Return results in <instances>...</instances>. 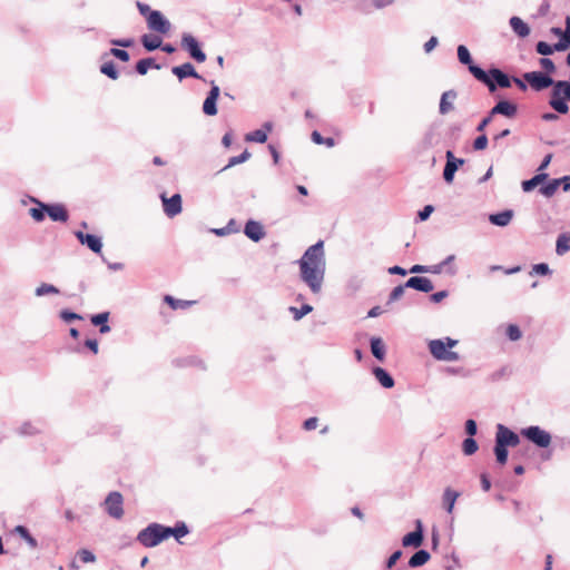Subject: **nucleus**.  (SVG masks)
I'll use <instances>...</instances> for the list:
<instances>
[{"label": "nucleus", "instance_id": "f257e3e1", "mask_svg": "<svg viewBox=\"0 0 570 570\" xmlns=\"http://www.w3.org/2000/svg\"><path fill=\"white\" fill-rule=\"evenodd\" d=\"M301 279L308 286L312 293L318 294L322 291L326 259L323 240L309 246L298 261Z\"/></svg>", "mask_w": 570, "mask_h": 570}, {"label": "nucleus", "instance_id": "f03ea898", "mask_svg": "<svg viewBox=\"0 0 570 570\" xmlns=\"http://www.w3.org/2000/svg\"><path fill=\"white\" fill-rule=\"evenodd\" d=\"M472 76L484 86L488 90L493 94L500 88H510L512 78L509 77L499 68H491L489 71L483 70L481 67H471Z\"/></svg>", "mask_w": 570, "mask_h": 570}, {"label": "nucleus", "instance_id": "7ed1b4c3", "mask_svg": "<svg viewBox=\"0 0 570 570\" xmlns=\"http://www.w3.org/2000/svg\"><path fill=\"white\" fill-rule=\"evenodd\" d=\"M551 87L549 106L557 114H567L569 111L567 101H570V82L567 80H553Z\"/></svg>", "mask_w": 570, "mask_h": 570}, {"label": "nucleus", "instance_id": "20e7f679", "mask_svg": "<svg viewBox=\"0 0 570 570\" xmlns=\"http://www.w3.org/2000/svg\"><path fill=\"white\" fill-rule=\"evenodd\" d=\"M145 20L150 31L158 35H168L171 30L170 21L158 10L145 4Z\"/></svg>", "mask_w": 570, "mask_h": 570}, {"label": "nucleus", "instance_id": "39448f33", "mask_svg": "<svg viewBox=\"0 0 570 570\" xmlns=\"http://www.w3.org/2000/svg\"><path fill=\"white\" fill-rule=\"evenodd\" d=\"M521 435L539 448H548L551 444V434L538 425H531L521 430Z\"/></svg>", "mask_w": 570, "mask_h": 570}, {"label": "nucleus", "instance_id": "423d86ee", "mask_svg": "<svg viewBox=\"0 0 570 570\" xmlns=\"http://www.w3.org/2000/svg\"><path fill=\"white\" fill-rule=\"evenodd\" d=\"M169 538V527L150 523L145 528V547H156Z\"/></svg>", "mask_w": 570, "mask_h": 570}, {"label": "nucleus", "instance_id": "0eeeda50", "mask_svg": "<svg viewBox=\"0 0 570 570\" xmlns=\"http://www.w3.org/2000/svg\"><path fill=\"white\" fill-rule=\"evenodd\" d=\"M429 351L438 361L455 362L460 358L456 352L450 351L441 338L429 342Z\"/></svg>", "mask_w": 570, "mask_h": 570}, {"label": "nucleus", "instance_id": "6e6552de", "mask_svg": "<svg viewBox=\"0 0 570 570\" xmlns=\"http://www.w3.org/2000/svg\"><path fill=\"white\" fill-rule=\"evenodd\" d=\"M523 79L534 91H542L553 85V78L541 71H529L523 73Z\"/></svg>", "mask_w": 570, "mask_h": 570}, {"label": "nucleus", "instance_id": "1a4fd4ad", "mask_svg": "<svg viewBox=\"0 0 570 570\" xmlns=\"http://www.w3.org/2000/svg\"><path fill=\"white\" fill-rule=\"evenodd\" d=\"M181 47L196 62H204L206 60V53L203 51L200 43L193 35H183Z\"/></svg>", "mask_w": 570, "mask_h": 570}, {"label": "nucleus", "instance_id": "9d476101", "mask_svg": "<svg viewBox=\"0 0 570 570\" xmlns=\"http://www.w3.org/2000/svg\"><path fill=\"white\" fill-rule=\"evenodd\" d=\"M105 511L109 514V517L114 519H121L124 515L122 508V495L117 492H110L104 501Z\"/></svg>", "mask_w": 570, "mask_h": 570}, {"label": "nucleus", "instance_id": "9b49d317", "mask_svg": "<svg viewBox=\"0 0 570 570\" xmlns=\"http://www.w3.org/2000/svg\"><path fill=\"white\" fill-rule=\"evenodd\" d=\"M445 158L446 163L443 169V179L448 184H451L454 179L456 170L459 169L460 166L464 164L465 160L463 158H456L453 151L451 150H448L445 153Z\"/></svg>", "mask_w": 570, "mask_h": 570}, {"label": "nucleus", "instance_id": "f8f14e48", "mask_svg": "<svg viewBox=\"0 0 570 570\" xmlns=\"http://www.w3.org/2000/svg\"><path fill=\"white\" fill-rule=\"evenodd\" d=\"M163 202V209L167 217L173 218L181 213V196L179 194H175L171 197H166L165 194L160 195Z\"/></svg>", "mask_w": 570, "mask_h": 570}, {"label": "nucleus", "instance_id": "ddd939ff", "mask_svg": "<svg viewBox=\"0 0 570 570\" xmlns=\"http://www.w3.org/2000/svg\"><path fill=\"white\" fill-rule=\"evenodd\" d=\"M495 441L500 442L504 446H517L520 443L519 435L510 430L509 428L504 426L503 424H498L497 426V433H495Z\"/></svg>", "mask_w": 570, "mask_h": 570}, {"label": "nucleus", "instance_id": "4468645a", "mask_svg": "<svg viewBox=\"0 0 570 570\" xmlns=\"http://www.w3.org/2000/svg\"><path fill=\"white\" fill-rule=\"evenodd\" d=\"M212 88L203 104V112L207 116H215L217 115V99L220 95L219 87L212 81Z\"/></svg>", "mask_w": 570, "mask_h": 570}, {"label": "nucleus", "instance_id": "2eb2a0df", "mask_svg": "<svg viewBox=\"0 0 570 570\" xmlns=\"http://www.w3.org/2000/svg\"><path fill=\"white\" fill-rule=\"evenodd\" d=\"M76 238L81 245H86L95 254H99L102 249V242L99 236L94 234H85L81 230L75 232Z\"/></svg>", "mask_w": 570, "mask_h": 570}, {"label": "nucleus", "instance_id": "dca6fc26", "mask_svg": "<svg viewBox=\"0 0 570 570\" xmlns=\"http://www.w3.org/2000/svg\"><path fill=\"white\" fill-rule=\"evenodd\" d=\"M416 529L402 538L403 547L419 548L423 542V525L421 520L415 522Z\"/></svg>", "mask_w": 570, "mask_h": 570}, {"label": "nucleus", "instance_id": "f3484780", "mask_svg": "<svg viewBox=\"0 0 570 570\" xmlns=\"http://www.w3.org/2000/svg\"><path fill=\"white\" fill-rule=\"evenodd\" d=\"M405 286L422 293H430L434 286L430 278L423 276H412L405 282Z\"/></svg>", "mask_w": 570, "mask_h": 570}, {"label": "nucleus", "instance_id": "a211bd4d", "mask_svg": "<svg viewBox=\"0 0 570 570\" xmlns=\"http://www.w3.org/2000/svg\"><path fill=\"white\" fill-rule=\"evenodd\" d=\"M244 234L253 242H259L265 236L263 225L253 219L245 224Z\"/></svg>", "mask_w": 570, "mask_h": 570}, {"label": "nucleus", "instance_id": "6ab92c4d", "mask_svg": "<svg viewBox=\"0 0 570 570\" xmlns=\"http://www.w3.org/2000/svg\"><path fill=\"white\" fill-rule=\"evenodd\" d=\"M518 107L515 104L508 100H500L492 109L491 116L502 115L508 118H513L517 115Z\"/></svg>", "mask_w": 570, "mask_h": 570}, {"label": "nucleus", "instance_id": "aec40b11", "mask_svg": "<svg viewBox=\"0 0 570 570\" xmlns=\"http://www.w3.org/2000/svg\"><path fill=\"white\" fill-rule=\"evenodd\" d=\"M47 214L53 222L66 223L69 218L68 210L62 204H47Z\"/></svg>", "mask_w": 570, "mask_h": 570}, {"label": "nucleus", "instance_id": "412c9836", "mask_svg": "<svg viewBox=\"0 0 570 570\" xmlns=\"http://www.w3.org/2000/svg\"><path fill=\"white\" fill-rule=\"evenodd\" d=\"M440 141H441L440 125L433 124L429 127V129L424 134L422 144L425 148H432V147L439 145Z\"/></svg>", "mask_w": 570, "mask_h": 570}, {"label": "nucleus", "instance_id": "4be33fe9", "mask_svg": "<svg viewBox=\"0 0 570 570\" xmlns=\"http://www.w3.org/2000/svg\"><path fill=\"white\" fill-rule=\"evenodd\" d=\"M171 72L181 81L187 77L202 79V76L195 70V67L190 62H185L180 66L173 67Z\"/></svg>", "mask_w": 570, "mask_h": 570}, {"label": "nucleus", "instance_id": "5701e85b", "mask_svg": "<svg viewBox=\"0 0 570 570\" xmlns=\"http://www.w3.org/2000/svg\"><path fill=\"white\" fill-rule=\"evenodd\" d=\"M458 94L455 90L451 89L444 91L440 99L439 111L441 115H446L454 109V100L456 99Z\"/></svg>", "mask_w": 570, "mask_h": 570}, {"label": "nucleus", "instance_id": "b1692460", "mask_svg": "<svg viewBox=\"0 0 570 570\" xmlns=\"http://www.w3.org/2000/svg\"><path fill=\"white\" fill-rule=\"evenodd\" d=\"M273 129L272 122L267 121L262 129H256L245 136L246 141L264 144L267 140V132Z\"/></svg>", "mask_w": 570, "mask_h": 570}, {"label": "nucleus", "instance_id": "393cba45", "mask_svg": "<svg viewBox=\"0 0 570 570\" xmlns=\"http://www.w3.org/2000/svg\"><path fill=\"white\" fill-rule=\"evenodd\" d=\"M569 180H570V176H563L561 178L551 179L548 184L542 185L539 188V193L541 195H543L544 197L550 198L556 194L557 189L559 188V186L561 185L562 181H569Z\"/></svg>", "mask_w": 570, "mask_h": 570}, {"label": "nucleus", "instance_id": "a878e982", "mask_svg": "<svg viewBox=\"0 0 570 570\" xmlns=\"http://www.w3.org/2000/svg\"><path fill=\"white\" fill-rule=\"evenodd\" d=\"M373 375L377 380V382L384 387V389H392L395 384L394 379L391 376V374L384 370L383 367L375 366L372 370Z\"/></svg>", "mask_w": 570, "mask_h": 570}, {"label": "nucleus", "instance_id": "bb28decb", "mask_svg": "<svg viewBox=\"0 0 570 570\" xmlns=\"http://www.w3.org/2000/svg\"><path fill=\"white\" fill-rule=\"evenodd\" d=\"M509 24L513 32L520 38H525L530 35V27L519 17H511Z\"/></svg>", "mask_w": 570, "mask_h": 570}, {"label": "nucleus", "instance_id": "cd10ccee", "mask_svg": "<svg viewBox=\"0 0 570 570\" xmlns=\"http://www.w3.org/2000/svg\"><path fill=\"white\" fill-rule=\"evenodd\" d=\"M513 218V210L505 209L497 214H491L489 220L491 224L500 227L508 226Z\"/></svg>", "mask_w": 570, "mask_h": 570}, {"label": "nucleus", "instance_id": "c85d7f7f", "mask_svg": "<svg viewBox=\"0 0 570 570\" xmlns=\"http://www.w3.org/2000/svg\"><path fill=\"white\" fill-rule=\"evenodd\" d=\"M371 352L373 356L379 361H384L385 358V344L381 337H372L370 341Z\"/></svg>", "mask_w": 570, "mask_h": 570}, {"label": "nucleus", "instance_id": "c756f323", "mask_svg": "<svg viewBox=\"0 0 570 570\" xmlns=\"http://www.w3.org/2000/svg\"><path fill=\"white\" fill-rule=\"evenodd\" d=\"M431 556L429 551L421 549L417 550L409 560V567L410 568H419L424 566L429 560Z\"/></svg>", "mask_w": 570, "mask_h": 570}, {"label": "nucleus", "instance_id": "7c9ffc66", "mask_svg": "<svg viewBox=\"0 0 570 570\" xmlns=\"http://www.w3.org/2000/svg\"><path fill=\"white\" fill-rule=\"evenodd\" d=\"M459 495H460L459 492H456L450 488H446L444 490L442 500H443L444 509L446 510L448 513H452V511L454 509L455 501L459 498Z\"/></svg>", "mask_w": 570, "mask_h": 570}, {"label": "nucleus", "instance_id": "2f4dec72", "mask_svg": "<svg viewBox=\"0 0 570 570\" xmlns=\"http://www.w3.org/2000/svg\"><path fill=\"white\" fill-rule=\"evenodd\" d=\"M570 250V233H562L558 236L556 242V253L563 256Z\"/></svg>", "mask_w": 570, "mask_h": 570}, {"label": "nucleus", "instance_id": "473e14b6", "mask_svg": "<svg viewBox=\"0 0 570 570\" xmlns=\"http://www.w3.org/2000/svg\"><path fill=\"white\" fill-rule=\"evenodd\" d=\"M548 178V174L538 173L532 178L522 181V189L524 193L532 191L538 185L542 184Z\"/></svg>", "mask_w": 570, "mask_h": 570}, {"label": "nucleus", "instance_id": "72a5a7b5", "mask_svg": "<svg viewBox=\"0 0 570 570\" xmlns=\"http://www.w3.org/2000/svg\"><path fill=\"white\" fill-rule=\"evenodd\" d=\"M31 202L37 204L39 207H32L29 209L30 216L36 222H42L45 219V215L47 214V204L41 203L40 200L36 198H31Z\"/></svg>", "mask_w": 570, "mask_h": 570}, {"label": "nucleus", "instance_id": "f704fd0d", "mask_svg": "<svg viewBox=\"0 0 570 570\" xmlns=\"http://www.w3.org/2000/svg\"><path fill=\"white\" fill-rule=\"evenodd\" d=\"M456 52H458V59H459L460 63L468 66L470 72H471V67H478L476 65L473 63L470 51L465 46H463V45L458 46Z\"/></svg>", "mask_w": 570, "mask_h": 570}, {"label": "nucleus", "instance_id": "c9c22d12", "mask_svg": "<svg viewBox=\"0 0 570 570\" xmlns=\"http://www.w3.org/2000/svg\"><path fill=\"white\" fill-rule=\"evenodd\" d=\"M13 531L22 538L30 548L36 549L38 547V541L30 534L24 525H17Z\"/></svg>", "mask_w": 570, "mask_h": 570}, {"label": "nucleus", "instance_id": "e433bc0d", "mask_svg": "<svg viewBox=\"0 0 570 570\" xmlns=\"http://www.w3.org/2000/svg\"><path fill=\"white\" fill-rule=\"evenodd\" d=\"M189 533V529L184 521L176 522L175 527H169V537H174L179 541L183 537Z\"/></svg>", "mask_w": 570, "mask_h": 570}, {"label": "nucleus", "instance_id": "4c0bfd02", "mask_svg": "<svg viewBox=\"0 0 570 570\" xmlns=\"http://www.w3.org/2000/svg\"><path fill=\"white\" fill-rule=\"evenodd\" d=\"M164 299L173 309H185L196 303V301L177 299L170 295H166Z\"/></svg>", "mask_w": 570, "mask_h": 570}, {"label": "nucleus", "instance_id": "58836bf2", "mask_svg": "<svg viewBox=\"0 0 570 570\" xmlns=\"http://www.w3.org/2000/svg\"><path fill=\"white\" fill-rule=\"evenodd\" d=\"M100 72L112 80H116L119 77V72L116 68V65L111 60L105 61L100 66Z\"/></svg>", "mask_w": 570, "mask_h": 570}, {"label": "nucleus", "instance_id": "ea45409f", "mask_svg": "<svg viewBox=\"0 0 570 570\" xmlns=\"http://www.w3.org/2000/svg\"><path fill=\"white\" fill-rule=\"evenodd\" d=\"M163 40L157 35H145V50L154 51L160 49Z\"/></svg>", "mask_w": 570, "mask_h": 570}, {"label": "nucleus", "instance_id": "a19ab883", "mask_svg": "<svg viewBox=\"0 0 570 570\" xmlns=\"http://www.w3.org/2000/svg\"><path fill=\"white\" fill-rule=\"evenodd\" d=\"M60 291L58 287H56L55 285L52 284H48V283H41L36 289H35V295L38 296V297H42V296H46V295H50V294H59Z\"/></svg>", "mask_w": 570, "mask_h": 570}, {"label": "nucleus", "instance_id": "79ce46f5", "mask_svg": "<svg viewBox=\"0 0 570 570\" xmlns=\"http://www.w3.org/2000/svg\"><path fill=\"white\" fill-rule=\"evenodd\" d=\"M494 454H495L497 462L499 464L503 465L507 463L508 455H509L508 449H507V446H504L503 444H501L498 441H495V444H494Z\"/></svg>", "mask_w": 570, "mask_h": 570}, {"label": "nucleus", "instance_id": "37998d69", "mask_svg": "<svg viewBox=\"0 0 570 570\" xmlns=\"http://www.w3.org/2000/svg\"><path fill=\"white\" fill-rule=\"evenodd\" d=\"M313 311V306L309 304H303L299 308L291 306L289 312L293 314L295 321H299L305 315Z\"/></svg>", "mask_w": 570, "mask_h": 570}, {"label": "nucleus", "instance_id": "c03bdc74", "mask_svg": "<svg viewBox=\"0 0 570 570\" xmlns=\"http://www.w3.org/2000/svg\"><path fill=\"white\" fill-rule=\"evenodd\" d=\"M311 138L316 145H325L328 148L335 146V140L332 137L324 138L317 130H314L311 135Z\"/></svg>", "mask_w": 570, "mask_h": 570}, {"label": "nucleus", "instance_id": "a18cd8bd", "mask_svg": "<svg viewBox=\"0 0 570 570\" xmlns=\"http://www.w3.org/2000/svg\"><path fill=\"white\" fill-rule=\"evenodd\" d=\"M250 157V154L248 150H244L240 155L230 157L228 160V164L222 169L226 170L228 168H232L236 165L245 163Z\"/></svg>", "mask_w": 570, "mask_h": 570}, {"label": "nucleus", "instance_id": "49530a36", "mask_svg": "<svg viewBox=\"0 0 570 570\" xmlns=\"http://www.w3.org/2000/svg\"><path fill=\"white\" fill-rule=\"evenodd\" d=\"M479 446L473 438H466L462 443V451L465 455H472L478 451Z\"/></svg>", "mask_w": 570, "mask_h": 570}, {"label": "nucleus", "instance_id": "de8ad7c7", "mask_svg": "<svg viewBox=\"0 0 570 570\" xmlns=\"http://www.w3.org/2000/svg\"><path fill=\"white\" fill-rule=\"evenodd\" d=\"M405 288H409L407 286H405V283L403 285L394 287L389 295L387 304L399 301L404 295Z\"/></svg>", "mask_w": 570, "mask_h": 570}, {"label": "nucleus", "instance_id": "09e8293b", "mask_svg": "<svg viewBox=\"0 0 570 570\" xmlns=\"http://www.w3.org/2000/svg\"><path fill=\"white\" fill-rule=\"evenodd\" d=\"M38 432L39 430L31 422H24L18 429L20 435H35Z\"/></svg>", "mask_w": 570, "mask_h": 570}, {"label": "nucleus", "instance_id": "8fccbe9b", "mask_svg": "<svg viewBox=\"0 0 570 570\" xmlns=\"http://www.w3.org/2000/svg\"><path fill=\"white\" fill-rule=\"evenodd\" d=\"M507 336L509 337L510 341L515 342V341H519L522 337V332H521V330L519 328L518 325L510 324L507 327Z\"/></svg>", "mask_w": 570, "mask_h": 570}, {"label": "nucleus", "instance_id": "3c124183", "mask_svg": "<svg viewBox=\"0 0 570 570\" xmlns=\"http://www.w3.org/2000/svg\"><path fill=\"white\" fill-rule=\"evenodd\" d=\"M60 318L66 322V323H70L72 321H80L82 320V316L75 313V312H71L69 309H62L59 314Z\"/></svg>", "mask_w": 570, "mask_h": 570}, {"label": "nucleus", "instance_id": "603ef678", "mask_svg": "<svg viewBox=\"0 0 570 570\" xmlns=\"http://www.w3.org/2000/svg\"><path fill=\"white\" fill-rule=\"evenodd\" d=\"M531 275L532 274H538V275H542V276H546V275H550L551 274V269L549 267L548 264L546 263H539V264H534L532 266V271L530 273Z\"/></svg>", "mask_w": 570, "mask_h": 570}, {"label": "nucleus", "instance_id": "864d4df0", "mask_svg": "<svg viewBox=\"0 0 570 570\" xmlns=\"http://www.w3.org/2000/svg\"><path fill=\"white\" fill-rule=\"evenodd\" d=\"M535 50L541 56H550L553 53L552 46L544 41H539L535 45Z\"/></svg>", "mask_w": 570, "mask_h": 570}, {"label": "nucleus", "instance_id": "5fc2aeb1", "mask_svg": "<svg viewBox=\"0 0 570 570\" xmlns=\"http://www.w3.org/2000/svg\"><path fill=\"white\" fill-rule=\"evenodd\" d=\"M108 318H109V313L108 312H102V313L92 315L90 321H91V323L95 326H99V325H102V324L107 323Z\"/></svg>", "mask_w": 570, "mask_h": 570}, {"label": "nucleus", "instance_id": "6e6d98bb", "mask_svg": "<svg viewBox=\"0 0 570 570\" xmlns=\"http://www.w3.org/2000/svg\"><path fill=\"white\" fill-rule=\"evenodd\" d=\"M109 53L121 61H128L130 58L128 51L119 48H111Z\"/></svg>", "mask_w": 570, "mask_h": 570}, {"label": "nucleus", "instance_id": "4d7b16f0", "mask_svg": "<svg viewBox=\"0 0 570 570\" xmlns=\"http://www.w3.org/2000/svg\"><path fill=\"white\" fill-rule=\"evenodd\" d=\"M540 66L542 67L543 70L547 71L548 75L554 72L556 70L554 62L547 57L540 59Z\"/></svg>", "mask_w": 570, "mask_h": 570}, {"label": "nucleus", "instance_id": "13d9d810", "mask_svg": "<svg viewBox=\"0 0 570 570\" xmlns=\"http://www.w3.org/2000/svg\"><path fill=\"white\" fill-rule=\"evenodd\" d=\"M487 146H488V137L484 134L476 137L475 140L473 141V148L475 150H483L487 148Z\"/></svg>", "mask_w": 570, "mask_h": 570}, {"label": "nucleus", "instance_id": "bf43d9fd", "mask_svg": "<svg viewBox=\"0 0 570 570\" xmlns=\"http://www.w3.org/2000/svg\"><path fill=\"white\" fill-rule=\"evenodd\" d=\"M78 554H79L80 560L85 563L94 562L96 560L95 554L87 549L80 550L78 552Z\"/></svg>", "mask_w": 570, "mask_h": 570}, {"label": "nucleus", "instance_id": "052dcab7", "mask_svg": "<svg viewBox=\"0 0 570 570\" xmlns=\"http://www.w3.org/2000/svg\"><path fill=\"white\" fill-rule=\"evenodd\" d=\"M570 47V41L562 36L560 40L552 46L553 52L554 51H564Z\"/></svg>", "mask_w": 570, "mask_h": 570}, {"label": "nucleus", "instance_id": "680f3d73", "mask_svg": "<svg viewBox=\"0 0 570 570\" xmlns=\"http://www.w3.org/2000/svg\"><path fill=\"white\" fill-rule=\"evenodd\" d=\"M465 432L469 436H474L478 432V425H476V422L472 419H469L466 422H465Z\"/></svg>", "mask_w": 570, "mask_h": 570}, {"label": "nucleus", "instance_id": "e2e57ef3", "mask_svg": "<svg viewBox=\"0 0 570 570\" xmlns=\"http://www.w3.org/2000/svg\"><path fill=\"white\" fill-rule=\"evenodd\" d=\"M402 557V551L401 550H396L394 551L387 559L386 561V568L387 569H391L396 562L397 560Z\"/></svg>", "mask_w": 570, "mask_h": 570}, {"label": "nucleus", "instance_id": "0e129e2a", "mask_svg": "<svg viewBox=\"0 0 570 570\" xmlns=\"http://www.w3.org/2000/svg\"><path fill=\"white\" fill-rule=\"evenodd\" d=\"M434 210V207L432 205H426L423 207L422 210L419 212V219L420 220H426L430 215L433 213Z\"/></svg>", "mask_w": 570, "mask_h": 570}, {"label": "nucleus", "instance_id": "69168bd1", "mask_svg": "<svg viewBox=\"0 0 570 570\" xmlns=\"http://www.w3.org/2000/svg\"><path fill=\"white\" fill-rule=\"evenodd\" d=\"M449 293L448 291H440V292H436V293H433L430 298L433 303H440L441 301H443L445 297H448Z\"/></svg>", "mask_w": 570, "mask_h": 570}, {"label": "nucleus", "instance_id": "338daca9", "mask_svg": "<svg viewBox=\"0 0 570 570\" xmlns=\"http://www.w3.org/2000/svg\"><path fill=\"white\" fill-rule=\"evenodd\" d=\"M317 423H318V419L317 417H314V416L309 417V419L305 420L304 429L306 431H312V430L317 428Z\"/></svg>", "mask_w": 570, "mask_h": 570}, {"label": "nucleus", "instance_id": "774afa93", "mask_svg": "<svg viewBox=\"0 0 570 570\" xmlns=\"http://www.w3.org/2000/svg\"><path fill=\"white\" fill-rule=\"evenodd\" d=\"M438 46V38L431 37L425 43H424V50L426 53L431 52L435 47Z\"/></svg>", "mask_w": 570, "mask_h": 570}]
</instances>
